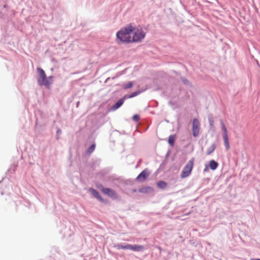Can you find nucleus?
<instances>
[{"instance_id": "13", "label": "nucleus", "mask_w": 260, "mask_h": 260, "mask_svg": "<svg viewBox=\"0 0 260 260\" xmlns=\"http://www.w3.org/2000/svg\"><path fill=\"white\" fill-rule=\"evenodd\" d=\"M216 147V146L215 144L213 143L211 144V145L208 147L206 150V154L207 155H210L211 153H212L214 150H215Z\"/></svg>"}, {"instance_id": "2", "label": "nucleus", "mask_w": 260, "mask_h": 260, "mask_svg": "<svg viewBox=\"0 0 260 260\" xmlns=\"http://www.w3.org/2000/svg\"><path fill=\"white\" fill-rule=\"evenodd\" d=\"M37 71L39 75V77L38 78L39 84L40 85H44L47 88H49L50 86L52 84L53 77L50 76L48 78H47L44 71L40 68H38L37 69Z\"/></svg>"}, {"instance_id": "3", "label": "nucleus", "mask_w": 260, "mask_h": 260, "mask_svg": "<svg viewBox=\"0 0 260 260\" xmlns=\"http://www.w3.org/2000/svg\"><path fill=\"white\" fill-rule=\"evenodd\" d=\"M133 32L132 33V43L141 42L145 37L146 33L142 28L136 27L133 25Z\"/></svg>"}, {"instance_id": "8", "label": "nucleus", "mask_w": 260, "mask_h": 260, "mask_svg": "<svg viewBox=\"0 0 260 260\" xmlns=\"http://www.w3.org/2000/svg\"><path fill=\"white\" fill-rule=\"evenodd\" d=\"M145 249L143 245H131L130 250L134 251H142Z\"/></svg>"}, {"instance_id": "7", "label": "nucleus", "mask_w": 260, "mask_h": 260, "mask_svg": "<svg viewBox=\"0 0 260 260\" xmlns=\"http://www.w3.org/2000/svg\"><path fill=\"white\" fill-rule=\"evenodd\" d=\"M149 175V172L147 169H145L137 176L136 180L139 181H144Z\"/></svg>"}, {"instance_id": "1", "label": "nucleus", "mask_w": 260, "mask_h": 260, "mask_svg": "<svg viewBox=\"0 0 260 260\" xmlns=\"http://www.w3.org/2000/svg\"><path fill=\"white\" fill-rule=\"evenodd\" d=\"M132 28L133 25L129 24L117 32L116 41L118 44L132 43V33L133 30Z\"/></svg>"}, {"instance_id": "10", "label": "nucleus", "mask_w": 260, "mask_h": 260, "mask_svg": "<svg viewBox=\"0 0 260 260\" xmlns=\"http://www.w3.org/2000/svg\"><path fill=\"white\" fill-rule=\"evenodd\" d=\"M126 98V96H124L123 98L120 99L112 107L113 110L119 108L124 103V100Z\"/></svg>"}, {"instance_id": "6", "label": "nucleus", "mask_w": 260, "mask_h": 260, "mask_svg": "<svg viewBox=\"0 0 260 260\" xmlns=\"http://www.w3.org/2000/svg\"><path fill=\"white\" fill-rule=\"evenodd\" d=\"M200 126V123L199 121L197 118H194L193 120L192 123V134L194 137H197L199 135Z\"/></svg>"}, {"instance_id": "4", "label": "nucleus", "mask_w": 260, "mask_h": 260, "mask_svg": "<svg viewBox=\"0 0 260 260\" xmlns=\"http://www.w3.org/2000/svg\"><path fill=\"white\" fill-rule=\"evenodd\" d=\"M194 161V158H192L184 166L181 173L182 178L187 177L190 174L193 169Z\"/></svg>"}, {"instance_id": "19", "label": "nucleus", "mask_w": 260, "mask_h": 260, "mask_svg": "<svg viewBox=\"0 0 260 260\" xmlns=\"http://www.w3.org/2000/svg\"><path fill=\"white\" fill-rule=\"evenodd\" d=\"M133 85V83L132 82H129L127 84H124L123 85V88L124 89H127L131 88Z\"/></svg>"}, {"instance_id": "14", "label": "nucleus", "mask_w": 260, "mask_h": 260, "mask_svg": "<svg viewBox=\"0 0 260 260\" xmlns=\"http://www.w3.org/2000/svg\"><path fill=\"white\" fill-rule=\"evenodd\" d=\"M153 188L151 187L148 186L142 187L139 189V191L141 193H146L152 191Z\"/></svg>"}, {"instance_id": "25", "label": "nucleus", "mask_w": 260, "mask_h": 260, "mask_svg": "<svg viewBox=\"0 0 260 260\" xmlns=\"http://www.w3.org/2000/svg\"><path fill=\"white\" fill-rule=\"evenodd\" d=\"M190 212H188L186 215H189Z\"/></svg>"}, {"instance_id": "12", "label": "nucleus", "mask_w": 260, "mask_h": 260, "mask_svg": "<svg viewBox=\"0 0 260 260\" xmlns=\"http://www.w3.org/2000/svg\"><path fill=\"white\" fill-rule=\"evenodd\" d=\"M224 145L226 150H229L230 148V143L229 142V138L228 135H222Z\"/></svg>"}, {"instance_id": "20", "label": "nucleus", "mask_w": 260, "mask_h": 260, "mask_svg": "<svg viewBox=\"0 0 260 260\" xmlns=\"http://www.w3.org/2000/svg\"><path fill=\"white\" fill-rule=\"evenodd\" d=\"M140 93V91H137L134 92L131 94H130L128 96L126 97V98H132L133 97H135V96L138 95Z\"/></svg>"}, {"instance_id": "9", "label": "nucleus", "mask_w": 260, "mask_h": 260, "mask_svg": "<svg viewBox=\"0 0 260 260\" xmlns=\"http://www.w3.org/2000/svg\"><path fill=\"white\" fill-rule=\"evenodd\" d=\"M89 191L91 192V193L97 199L100 200V201H103L104 200L101 197V196L100 194V193L94 189L93 188H89Z\"/></svg>"}, {"instance_id": "24", "label": "nucleus", "mask_w": 260, "mask_h": 260, "mask_svg": "<svg viewBox=\"0 0 260 260\" xmlns=\"http://www.w3.org/2000/svg\"><path fill=\"white\" fill-rule=\"evenodd\" d=\"M251 260H260V259L258 258V259H252Z\"/></svg>"}, {"instance_id": "11", "label": "nucleus", "mask_w": 260, "mask_h": 260, "mask_svg": "<svg viewBox=\"0 0 260 260\" xmlns=\"http://www.w3.org/2000/svg\"><path fill=\"white\" fill-rule=\"evenodd\" d=\"M218 166V164L217 162L215 161L214 160H211L209 161V167L210 169L212 170H215Z\"/></svg>"}, {"instance_id": "16", "label": "nucleus", "mask_w": 260, "mask_h": 260, "mask_svg": "<svg viewBox=\"0 0 260 260\" xmlns=\"http://www.w3.org/2000/svg\"><path fill=\"white\" fill-rule=\"evenodd\" d=\"M157 186L161 189H164L167 186V183L163 181H158L157 183Z\"/></svg>"}, {"instance_id": "15", "label": "nucleus", "mask_w": 260, "mask_h": 260, "mask_svg": "<svg viewBox=\"0 0 260 260\" xmlns=\"http://www.w3.org/2000/svg\"><path fill=\"white\" fill-rule=\"evenodd\" d=\"M115 247L118 249H130L131 244H126L125 245H122L119 244L116 245Z\"/></svg>"}, {"instance_id": "23", "label": "nucleus", "mask_w": 260, "mask_h": 260, "mask_svg": "<svg viewBox=\"0 0 260 260\" xmlns=\"http://www.w3.org/2000/svg\"><path fill=\"white\" fill-rule=\"evenodd\" d=\"M97 187H98V188L100 189L102 191V187H104V186L102 184H100V185H98Z\"/></svg>"}, {"instance_id": "21", "label": "nucleus", "mask_w": 260, "mask_h": 260, "mask_svg": "<svg viewBox=\"0 0 260 260\" xmlns=\"http://www.w3.org/2000/svg\"><path fill=\"white\" fill-rule=\"evenodd\" d=\"M95 144H92L87 150V152L89 154L91 153L95 149Z\"/></svg>"}, {"instance_id": "17", "label": "nucleus", "mask_w": 260, "mask_h": 260, "mask_svg": "<svg viewBox=\"0 0 260 260\" xmlns=\"http://www.w3.org/2000/svg\"><path fill=\"white\" fill-rule=\"evenodd\" d=\"M175 140V135H171L169 137L168 143L169 144L173 146L174 144V142Z\"/></svg>"}, {"instance_id": "18", "label": "nucleus", "mask_w": 260, "mask_h": 260, "mask_svg": "<svg viewBox=\"0 0 260 260\" xmlns=\"http://www.w3.org/2000/svg\"><path fill=\"white\" fill-rule=\"evenodd\" d=\"M221 128H222V130L223 131V134L222 135H228V131H227V129L225 127V125L224 124V123H223V122L222 121H221Z\"/></svg>"}, {"instance_id": "5", "label": "nucleus", "mask_w": 260, "mask_h": 260, "mask_svg": "<svg viewBox=\"0 0 260 260\" xmlns=\"http://www.w3.org/2000/svg\"><path fill=\"white\" fill-rule=\"evenodd\" d=\"M102 191L103 193L112 199H117L118 198L116 192L111 188L102 187Z\"/></svg>"}, {"instance_id": "22", "label": "nucleus", "mask_w": 260, "mask_h": 260, "mask_svg": "<svg viewBox=\"0 0 260 260\" xmlns=\"http://www.w3.org/2000/svg\"><path fill=\"white\" fill-rule=\"evenodd\" d=\"M133 120L135 121H138L140 119V117L138 115H134L132 118Z\"/></svg>"}]
</instances>
